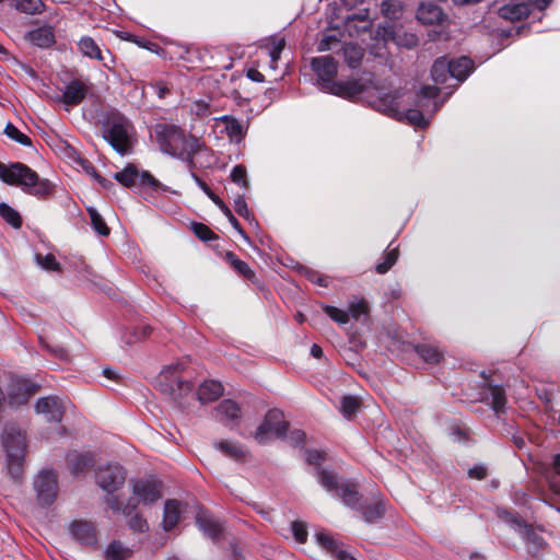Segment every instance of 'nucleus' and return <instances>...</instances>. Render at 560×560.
Instances as JSON below:
<instances>
[{
    "instance_id": "nucleus-1",
    "label": "nucleus",
    "mask_w": 560,
    "mask_h": 560,
    "mask_svg": "<svg viewBox=\"0 0 560 560\" xmlns=\"http://www.w3.org/2000/svg\"><path fill=\"white\" fill-rule=\"evenodd\" d=\"M316 73L319 88L326 92L343 98H354L368 89L369 80L335 81L337 75V61L331 56H320L311 61Z\"/></svg>"
},
{
    "instance_id": "nucleus-2",
    "label": "nucleus",
    "mask_w": 560,
    "mask_h": 560,
    "mask_svg": "<svg viewBox=\"0 0 560 560\" xmlns=\"http://www.w3.org/2000/svg\"><path fill=\"white\" fill-rule=\"evenodd\" d=\"M153 137L162 152L183 161H190L192 155L201 150V143L196 137L186 135L174 125L156 124Z\"/></svg>"
},
{
    "instance_id": "nucleus-3",
    "label": "nucleus",
    "mask_w": 560,
    "mask_h": 560,
    "mask_svg": "<svg viewBox=\"0 0 560 560\" xmlns=\"http://www.w3.org/2000/svg\"><path fill=\"white\" fill-rule=\"evenodd\" d=\"M5 453V471L13 480H20L24 471L26 438L13 425L7 427L2 435Z\"/></svg>"
},
{
    "instance_id": "nucleus-4",
    "label": "nucleus",
    "mask_w": 560,
    "mask_h": 560,
    "mask_svg": "<svg viewBox=\"0 0 560 560\" xmlns=\"http://www.w3.org/2000/svg\"><path fill=\"white\" fill-rule=\"evenodd\" d=\"M126 476V470L119 464H107L96 469L95 481L107 493L105 502L114 512L121 509V502L115 492L124 487Z\"/></svg>"
},
{
    "instance_id": "nucleus-5",
    "label": "nucleus",
    "mask_w": 560,
    "mask_h": 560,
    "mask_svg": "<svg viewBox=\"0 0 560 560\" xmlns=\"http://www.w3.org/2000/svg\"><path fill=\"white\" fill-rule=\"evenodd\" d=\"M186 369L187 362L184 360L165 366L158 378L160 389L175 399L190 393L194 385L184 377Z\"/></svg>"
},
{
    "instance_id": "nucleus-6",
    "label": "nucleus",
    "mask_w": 560,
    "mask_h": 560,
    "mask_svg": "<svg viewBox=\"0 0 560 560\" xmlns=\"http://www.w3.org/2000/svg\"><path fill=\"white\" fill-rule=\"evenodd\" d=\"M162 498V485L152 478L138 479L132 482V495L125 505L121 504L124 515H131L141 504L149 506Z\"/></svg>"
},
{
    "instance_id": "nucleus-7",
    "label": "nucleus",
    "mask_w": 560,
    "mask_h": 560,
    "mask_svg": "<svg viewBox=\"0 0 560 560\" xmlns=\"http://www.w3.org/2000/svg\"><path fill=\"white\" fill-rule=\"evenodd\" d=\"M132 126L127 118L113 115L104 126V138L118 152L126 153L132 147Z\"/></svg>"
},
{
    "instance_id": "nucleus-8",
    "label": "nucleus",
    "mask_w": 560,
    "mask_h": 560,
    "mask_svg": "<svg viewBox=\"0 0 560 560\" xmlns=\"http://www.w3.org/2000/svg\"><path fill=\"white\" fill-rule=\"evenodd\" d=\"M7 185L21 188L22 191L39 199L48 198L56 191L57 185L47 177H0Z\"/></svg>"
},
{
    "instance_id": "nucleus-9",
    "label": "nucleus",
    "mask_w": 560,
    "mask_h": 560,
    "mask_svg": "<svg viewBox=\"0 0 560 560\" xmlns=\"http://www.w3.org/2000/svg\"><path fill=\"white\" fill-rule=\"evenodd\" d=\"M288 427L289 423L284 420L281 410H269L264 422L256 430L255 440L260 444H265L270 436L284 438Z\"/></svg>"
},
{
    "instance_id": "nucleus-10",
    "label": "nucleus",
    "mask_w": 560,
    "mask_h": 560,
    "mask_svg": "<svg viewBox=\"0 0 560 560\" xmlns=\"http://www.w3.org/2000/svg\"><path fill=\"white\" fill-rule=\"evenodd\" d=\"M34 488L38 502L42 505L48 506L52 504L58 492L56 474L49 469L42 470L34 481Z\"/></svg>"
},
{
    "instance_id": "nucleus-11",
    "label": "nucleus",
    "mask_w": 560,
    "mask_h": 560,
    "mask_svg": "<svg viewBox=\"0 0 560 560\" xmlns=\"http://www.w3.org/2000/svg\"><path fill=\"white\" fill-rule=\"evenodd\" d=\"M124 188H129L135 192L148 198L154 194L167 191V188L161 184L156 177H114Z\"/></svg>"
},
{
    "instance_id": "nucleus-12",
    "label": "nucleus",
    "mask_w": 560,
    "mask_h": 560,
    "mask_svg": "<svg viewBox=\"0 0 560 560\" xmlns=\"http://www.w3.org/2000/svg\"><path fill=\"white\" fill-rule=\"evenodd\" d=\"M37 386L28 380L22 377H12L8 399L12 407H19L28 401V399L36 393Z\"/></svg>"
},
{
    "instance_id": "nucleus-13",
    "label": "nucleus",
    "mask_w": 560,
    "mask_h": 560,
    "mask_svg": "<svg viewBox=\"0 0 560 560\" xmlns=\"http://www.w3.org/2000/svg\"><path fill=\"white\" fill-rule=\"evenodd\" d=\"M513 528L523 538L529 553L537 555L541 549H544L546 541L536 528L518 521L513 523Z\"/></svg>"
},
{
    "instance_id": "nucleus-14",
    "label": "nucleus",
    "mask_w": 560,
    "mask_h": 560,
    "mask_svg": "<svg viewBox=\"0 0 560 560\" xmlns=\"http://www.w3.org/2000/svg\"><path fill=\"white\" fill-rule=\"evenodd\" d=\"M36 411L49 422H60L65 411L63 400L56 396L43 397L36 404Z\"/></svg>"
},
{
    "instance_id": "nucleus-15",
    "label": "nucleus",
    "mask_w": 560,
    "mask_h": 560,
    "mask_svg": "<svg viewBox=\"0 0 560 560\" xmlns=\"http://www.w3.org/2000/svg\"><path fill=\"white\" fill-rule=\"evenodd\" d=\"M71 536L79 542L93 546L97 541L96 529L91 522L74 521L69 527Z\"/></svg>"
},
{
    "instance_id": "nucleus-16",
    "label": "nucleus",
    "mask_w": 560,
    "mask_h": 560,
    "mask_svg": "<svg viewBox=\"0 0 560 560\" xmlns=\"http://www.w3.org/2000/svg\"><path fill=\"white\" fill-rule=\"evenodd\" d=\"M400 93L399 91L389 92L386 94H382L374 102V107L388 116L396 117L397 119H401V112L399 110V100Z\"/></svg>"
},
{
    "instance_id": "nucleus-17",
    "label": "nucleus",
    "mask_w": 560,
    "mask_h": 560,
    "mask_svg": "<svg viewBox=\"0 0 560 560\" xmlns=\"http://www.w3.org/2000/svg\"><path fill=\"white\" fill-rule=\"evenodd\" d=\"M184 508L177 500H167L164 503V514L162 526L165 530H171L176 527L182 521Z\"/></svg>"
},
{
    "instance_id": "nucleus-18",
    "label": "nucleus",
    "mask_w": 560,
    "mask_h": 560,
    "mask_svg": "<svg viewBox=\"0 0 560 560\" xmlns=\"http://www.w3.org/2000/svg\"><path fill=\"white\" fill-rule=\"evenodd\" d=\"M318 545L335 555L336 560H357L346 551L340 549L339 542L327 532H317L315 534Z\"/></svg>"
},
{
    "instance_id": "nucleus-19",
    "label": "nucleus",
    "mask_w": 560,
    "mask_h": 560,
    "mask_svg": "<svg viewBox=\"0 0 560 560\" xmlns=\"http://www.w3.org/2000/svg\"><path fill=\"white\" fill-rule=\"evenodd\" d=\"M417 19L422 24L433 25L443 21L444 14L440 7L431 2H422L417 11Z\"/></svg>"
},
{
    "instance_id": "nucleus-20",
    "label": "nucleus",
    "mask_w": 560,
    "mask_h": 560,
    "mask_svg": "<svg viewBox=\"0 0 560 560\" xmlns=\"http://www.w3.org/2000/svg\"><path fill=\"white\" fill-rule=\"evenodd\" d=\"M196 523L203 534L212 539L219 537L223 529L222 524L203 510L198 511Z\"/></svg>"
},
{
    "instance_id": "nucleus-21",
    "label": "nucleus",
    "mask_w": 560,
    "mask_h": 560,
    "mask_svg": "<svg viewBox=\"0 0 560 560\" xmlns=\"http://www.w3.org/2000/svg\"><path fill=\"white\" fill-rule=\"evenodd\" d=\"M67 464L71 469L72 474L79 475L84 472L91 466H93L94 456L89 452L81 453L72 451L67 455Z\"/></svg>"
},
{
    "instance_id": "nucleus-22",
    "label": "nucleus",
    "mask_w": 560,
    "mask_h": 560,
    "mask_svg": "<svg viewBox=\"0 0 560 560\" xmlns=\"http://www.w3.org/2000/svg\"><path fill=\"white\" fill-rule=\"evenodd\" d=\"M196 183L203 189V191L219 206V208L223 211V213L226 215L233 228L241 234V236L246 241L249 242L248 236L245 234L243 229L241 228L238 221L235 219V217L232 214L231 210L222 202V200L213 194L210 188L201 180V177H194Z\"/></svg>"
},
{
    "instance_id": "nucleus-23",
    "label": "nucleus",
    "mask_w": 560,
    "mask_h": 560,
    "mask_svg": "<svg viewBox=\"0 0 560 560\" xmlns=\"http://www.w3.org/2000/svg\"><path fill=\"white\" fill-rule=\"evenodd\" d=\"M25 38L40 48H47L55 43L54 31L47 25L30 31Z\"/></svg>"
},
{
    "instance_id": "nucleus-24",
    "label": "nucleus",
    "mask_w": 560,
    "mask_h": 560,
    "mask_svg": "<svg viewBox=\"0 0 560 560\" xmlns=\"http://www.w3.org/2000/svg\"><path fill=\"white\" fill-rule=\"evenodd\" d=\"M86 85L81 81H72L67 86L62 94V102L68 106H74L82 102L86 94Z\"/></svg>"
},
{
    "instance_id": "nucleus-25",
    "label": "nucleus",
    "mask_w": 560,
    "mask_h": 560,
    "mask_svg": "<svg viewBox=\"0 0 560 560\" xmlns=\"http://www.w3.org/2000/svg\"><path fill=\"white\" fill-rule=\"evenodd\" d=\"M223 394V386L217 381H206L200 384L197 390V398L201 402H209L218 399Z\"/></svg>"
},
{
    "instance_id": "nucleus-26",
    "label": "nucleus",
    "mask_w": 560,
    "mask_h": 560,
    "mask_svg": "<svg viewBox=\"0 0 560 560\" xmlns=\"http://www.w3.org/2000/svg\"><path fill=\"white\" fill-rule=\"evenodd\" d=\"M530 12L529 4L525 2L509 3L499 9V15L509 21H518Z\"/></svg>"
},
{
    "instance_id": "nucleus-27",
    "label": "nucleus",
    "mask_w": 560,
    "mask_h": 560,
    "mask_svg": "<svg viewBox=\"0 0 560 560\" xmlns=\"http://www.w3.org/2000/svg\"><path fill=\"white\" fill-rule=\"evenodd\" d=\"M218 417L225 423L234 422L241 417L240 406L231 400L224 399L217 407Z\"/></svg>"
},
{
    "instance_id": "nucleus-28",
    "label": "nucleus",
    "mask_w": 560,
    "mask_h": 560,
    "mask_svg": "<svg viewBox=\"0 0 560 560\" xmlns=\"http://www.w3.org/2000/svg\"><path fill=\"white\" fill-rule=\"evenodd\" d=\"M451 78L457 81H464L471 72L474 65L472 61L467 57H460L458 59L450 61Z\"/></svg>"
},
{
    "instance_id": "nucleus-29",
    "label": "nucleus",
    "mask_w": 560,
    "mask_h": 560,
    "mask_svg": "<svg viewBox=\"0 0 560 560\" xmlns=\"http://www.w3.org/2000/svg\"><path fill=\"white\" fill-rule=\"evenodd\" d=\"M220 120L223 122L226 135L232 141L240 142L244 138L246 128L237 119L223 116Z\"/></svg>"
},
{
    "instance_id": "nucleus-30",
    "label": "nucleus",
    "mask_w": 560,
    "mask_h": 560,
    "mask_svg": "<svg viewBox=\"0 0 560 560\" xmlns=\"http://www.w3.org/2000/svg\"><path fill=\"white\" fill-rule=\"evenodd\" d=\"M432 80L436 84H443L451 77L450 61L445 58L438 59L431 70Z\"/></svg>"
},
{
    "instance_id": "nucleus-31",
    "label": "nucleus",
    "mask_w": 560,
    "mask_h": 560,
    "mask_svg": "<svg viewBox=\"0 0 560 560\" xmlns=\"http://www.w3.org/2000/svg\"><path fill=\"white\" fill-rule=\"evenodd\" d=\"M217 448L225 456L238 460L245 456V448L236 442L223 440L215 444Z\"/></svg>"
},
{
    "instance_id": "nucleus-32",
    "label": "nucleus",
    "mask_w": 560,
    "mask_h": 560,
    "mask_svg": "<svg viewBox=\"0 0 560 560\" xmlns=\"http://www.w3.org/2000/svg\"><path fill=\"white\" fill-rule=\"evenodd\" d=\"M131 556V550L120 541H112L105 550L106 560H127Z\"/></svg>"
},
{
    "instance_id": "nucleus-33",
    "label": "nucleus",
    "mask_w": 560,
    "mask_h": 560,
    "mask_svg": "<svg viewBox=\"0 0 560 560\" xmlns=\"http://www.w3.org/2000/svg\"><path fill=\"white\" fill-rule=\"evenodd\" d=\"M86 210L90 215L91 226L94 232L100 236H108L110 230L98 211L93 207H88Z\"/></svg>"
},
{
    "instance_id": "nucleus-34",
    "label": "nucleus",
    "mask_w": 560,
    "mask_h": 560,
    "mask_svg": "<svg viewBox=\"0 0 560 560\" xmlns=\"http://www.w3.org/2000/svg\"><path fill=\"white\" fill-rule=\"evenodd\" d=\"M285 46V40L283 37H273L270 39V45L267 46V52L270 58L269 67L275 70L277 68V62L280 59V55Z\"/></svg>"
},
{
    "instance_id": "nucleus-35",
    "label": "nucleus",
    "mask_w": 560,
    "mask_h": 560,
    "mask_svg": "<svg viewBox=\"0 0 560 560\" xmlns=\"http://www.w3.org/2000/svg\"><path fill=\"white\" fill-rule=\"evenodd\" d=\"M490 399L491 407L495 413H502L505 411L506 397L501 386L490 387Z\"/></svg>"
},
{
    "instance_id": "nucleus-36",
    "label": "nucleus",
    "mask_w": 560,
    "mask_h": 560,
    "mask_svg": "<svg viewBox=\"0 0 560 560\" xmlns=\"http://www.w3.org/2000/svg\"><path fill=\"white\" fill-rule=\"evenodd\" d=\"M336 495L341 498L343 503L351 508H357L359 503V495L354 486L340 485V487L337 489Z\"/></svg>"
},
{
    "instance_id": "nucleus-37",
    "label": "nucleus",
    "mask_w": 560,
    "mask_h": 560,
    "mask_svg": "<svg viewBox=\"0 0 560 560\" xmlns=\"http://www.w3.org/2000/svg\"><path fill=\"white\" fill-rule=\"evenodd\" d=\"M2 175H37L36 172L28 168L25 164L22 163H11L7 165L0 162V176Z\"/></svg>"
},
{
    "instance_id": "nucleus-38",
    "label": "nucleus",
    "mask_w": 560,
    "mask_h": 560,
    "mask_svg": "<svg viewBox=\"0 0 560 560\" xmlns=\"http://www.w3.org/2000/svg\"><path fill=\"white\" fill-rule=\"evenodd\" d=\"M0 215L3 218V220L12 225L14 229H20L22 225V219L20 213L14 210L9 205L2 202L0 203Z\"/></svg>"
},
{
    "instance_id": "nucleus-39",
    "label": "nucleus",
    "mask_w": 560,
    "mask_h": 560,
    "mask_svg": "<svg viewBox=\"0 0 560 560\" xmlns=\"http://www.w3.org/2000/svg\"><path fill=\"white\" fill-rule=\"evenodd\" d=\"M78 45L83 55L94 59H102L101 49L91 37L81 38Z\"/></svg>"
},
{
    "instance_id": "nucleus-40",
    "label": "nucleus",
    "mask_w": 560,
    "mask_h": 560,
    "mask_svg": "<svg viewBox=\"0 0 560 560\" xmlns=\"http://www.w3.org/2000/svg\"><path fill=\"white\" fill-rule=\"evenodd\" d=\"M381 11L386 18L396 20L402 14V7L398 0H385L381 4Z\"/></svg>"
},
{
    "instance_id": "nucleus-41",
    "label": "nucleus",
    "mask_w": 560,
    "mask_h": 560,
    "mask_svg": "<svg viewBox=\"0 0 560 560\" xmlns=\"http://www.w3.org/2000/svg\"><path fill=\"white\" fill-rule=\"evenodd\" d=\"M385 505L382 501H375L363 508V516L366 522H374L384 515Z\"/></svg>"
},
{
    "instance_id": "nucleus-42",
    "label": "nucleus",
    "mask_w": 560,
    "mask_h": 560,
    "mask_svg": "<svg viewBox=\"0 0 560 560\" xmlns=\"http://www.w3.org/2000/svg\"><path fill=\"white\" fill-rule=\"evenodd\" d=\"M417 353L429 363H436L441 360L442 353L440 350L431 345H421L417 347Z\"/></svg>"
},
{
    "instance_id": "nucleus-43",
    "label": "nucleus",
    "mask_w": 560,
    "mask_h": 560,
    "mask_svg": "<svg viewBox=\"0 0 560 560\" xmlns=\"http://www.w3.org/2000/svg\"><path fill=\"white\" fill-rule=\"evenodd\" d=\"M226 260L230 265L242 276L250 279L254 277V271L249 268L248 264L238 259L233 253H226Z\"/></svg>"
},
{
    "instance_id": "nucleus-44",
    "label": "nucleus",
    "mask_w": 560,
    "mask_h": 560,
    "mask_svg": "<svg viewBox=\"0 0 560 560\" xmlns=\"http://www.w3.org/2000/svg\"><path fill=\"white\" fill-rule=\"evenodd\" d=\"M318 481L329 492L337 493L340 487L334 472L326 469L318 471Z\"/></svg>"
},
{
    "instance_id": "nucleus-45",
    "label": "nucleus",
    "mask_w": 560,
    "mask_h": 560,
    "mask_svg": "<svg viewBox=\"0 0 560 560\" xmlns=\"http://www.w3.org/2000/svg\"><path fill=\"white\" fill-rule=\"evenodd\" d=\"M359 400L353 396H345L340 401V411L343 417L351 419L359 409Z\"/></svg>"
},
{
    "instance_id": "nucleus-46",
    "label": "nucleus",
    "mask_w": 560,
    "mask_h": 560,
    "mask_svg": "<svg viewBox=\"0 0 560 560\" xmlns=\"http://www.w3.org/2000/svg\"><path fill=\"white\" fill-rule=\"evenodd\" d=\"M36 262L45 270L48 271H59L60 264L57 261L55 255L52 254H36L35 256Z\"/></svg>"
},
{
    "instance_id": "nucleus-47",
    "label": "nucleus",
    "mask_w": 560,
    "mask_h": 560,
    "mask_svg": "<svg viewBox=\"0 0 560 560\" xmlns=\"http://www.w3.org/2000/svg\"><path fill=\"white\" fill-rule=\"evenodd\" d=\"M324 312L329 316L334 322H336L339 325H345L350 320V316L347 311L326 305L324 306Z\"/></svg>"
},
{
    "instance_id": "nucleus-48",
    "label": "nucleus",
    "mask_w": 560,
    "mask_h": 560,
    "mask_svg": "<svg viewBox=\"0 0 560 560\" xmlns=\"http://www.w3.org/2000/svg\"><path fill=\"white\" fill-rule=\"evenodd\" d=\"M363 57V52L360 48L353 45H347L345 47V58L351 68H357Z\"/></svg>"
},
{
    "instance_id": "nucleus-49",
    "label": "nucleus",
    "mask_w": 560,
    "mask_h": 560,
    "mask_svg": "<svg viewBox=\"0 0 560 560\" xmlns=\"http://www.w3.org/2000/svg\"><path fill=\"white\" fill-rule=\"evenodd\" d=\"M397 258H398V249L397 248H393V249L388 250L384 256V260L376 265V267H375L376 271L378 273L387 272L392 268V266L396 262Z\"/></svg>"
},
{
    "instance_id": "nucleus-50",
    "label": "nucleus",
    "mask_w": 560,
    "mask_h": 560,
    "mask_svg": "<svg viewBox=\"0 0 560 560\" xmlns=\"http://www.w3.org/2000/svg\"><path fill=\"white\" fill-rule=\"evenodd\" d=\"M402 118H406L409 124L417 127H425L429 124L419 109H408L405 113L401 112V119Z\"/></svg>"
},
{
    "instance_id": "nucleus-51",
    "label": "nucleus",
    "mask_w": 560,
    "mask_h": 560,
    "mask_svg": "<svg viewBox=\"0 0 560 560\" xmlns=\"http://www.w3.org/2000/svg\"><path fill=\"white\" fill-rule=\"evenodd\" d=\"M4 133L12 140L23 145H31V139L21 132L14 125L8 124L4 128Z\"/></svg>"
},
{
    "instance_id": "nucleus-52",
    "label": "nucleus",
    "mask_w": 560,
    "mask_h": 560,
    "mask_svg": "<svg viewBox=\"0 0 560 560\" xmlns=\"http://www.w3.org/2000/svg\"><path fill=\"white\" fill-rule=\"evenodd\" d=\"M348 314L350 318L359 319L361 315L366 312V303L364 300L353 299L348 306Z\"/></svg>"
},
{
    "instance_id": "nucleus-53",
    "label": "nucleus",
    "mask_w": 560,
    "mask_h": 560,
    "mask_svg": "<svg viewBox=\"0 0 560 560\" xmlns=\"http://www.w3.org/2000/svg\"><path fill=\"white\" fill-rule=\"evenodd\" d=\"M292 534L298 542H305L307 538L306 526L302 522H293L291 525Z\"/></svg>"
},
{
    "instance_id": "nucleus-54",
    "label": "nucleus",
    "mask_w": 560,
    "mask_h": 560,
    "mask_svg": "<svg viewBox=\"0 0 560 560\" xmlns=\"http://www.w3.org/2000/svg\"><path fill=\"white\" fill-rule=\"evenodd\" d=\"M192 231L196 234V236L201 241H210L214 236L212 231L202 223H194Z\"/></svg>"
},
{
    "instance_id": "nucleus-55",
    "label": "nucleus",
    "mask_w": 560,
    "mask_h": 560,
    "mask_svg": "<svg viewBox=\"0 0 560 560\" xmlns=\"http://www.w3.org/2000/svg\"><path fill=\"white\" fill-rule=\"evenodd\" d=\"M128 525L132 530L138 533H143L149 528L147 521L138 514L130 517Z\"/></svg>"
},
{
    "instance_id": "nucleus-56",
    "label": "nucleus",
    "mask_w": 560,
    "mask_h": 560,
    "mask_svg": "<svg viewBox=\"0 0 560 560\" xmlns=\"http://www.w3.org/2000/svg\"><path fill=\"white\" fill-rule=\"evenodd\" d=\"M234 209L237 212V214H240L241 217H243L245 219H249L250 213H249L247 203H246L245 199L243 198V196L237 195L234 198Z\"/></svg>"
},
{
    "instance_id": "nucleus-57",
    "label": "nucleus",
    "mask_w": 560,
    "mask_h": 560,
    "mask_svg": "<svg viewBox=\"0 0 560 560\" xmlns=\"http://www.w3.org/2000/svg\"><path fill=\"white\" fill-rule=\"evenodd\" d=\"M553 465L556 475L551 479V486L553 487L555 491L560 492V454L555 457Z\"/></svg>"
},
{
    "instance_id": "nucleus-58",
    "label": "nucleus",
    "mask_w": 560,
    "mask_h": 560,
    "mask_svg": "<svg viewBox=\"0 0 560 560\" xmlns=\"http://www.w3.org/2000/svg\"><path fill=\"white\" fill-rule=\"evenodd\" d=\"M149 334H150V328L148 326H143L140 329L137 328L133 332V337L127 338L126 342L131 343L135 341H140V340L144 339L147 336H149Z\"/></svg>"
},
{
    "instance_id": "nucleus-59",
    "label": "nucleus",
    "mask_w": 560,
    "mask_h": 560,
    "mask_svg": "<svg viewBox=\"0 0 560 560\" xmlns=\"http://www.w3.org/2000/svg\"><path fill=\"white\" fill-rule=\"evenodd\" d=\"M191 112L198 117H205L209 114V106L205 102H196L191 106Z\"/></svg>"
},
{
    "instance_id": "nucleus-60",
    "label": "nucleus",
    "mask_w": 560,
    "mask_h": 560,
    "mask_svg": "<svg viewBox=\"0 0 560 560\" xmlns=\"http://www.w3.org/2000/svg\"><path fill=\"white\" fill-rule=\"evenodd\" d=\"M306 460L311 465L319 466L324 460V455L318 451H308Z\"/></svg>"
},
{
    "instance_id": "nucleus-61",
    "label": "nucleus",
    "mask_w": 560,
    "mask_h": 560,
    "mask_svg": "<svg viewBox=\"0 0 560 560\" xmlns=\"http://www.w3.org/2000/svg\"><path fill=\"white\" fill-rule=\"evenodd\" d=\"M468 476L470 478L483 479L487 476V469L482 465L474 466L468 470Z\"/></svg>"
},
{
    "instance_id": "nucleus-62",
    "label": "nucleus",
    "mask_w": 560,
    "mask_h": 560,
    "mask_svg": "<svg viewBox=\"0 0 560 560\" xmlns=\"http://www.w3.org/2000/svg\"><path fill=\"white\" fill-rule=\"evenodd\" d=\"M288 439L293 445H300L304 442L305 433L301 430H293L290 432Z\"/></svg>"
},
{
    "instance_id": "nucleus-63",
    "label": "nucleus",
    "mask_w": 560,
    "mask_h": 560,
    "mask_svg": "<svg viewBox=\"0 0 560 560\" xmlns=\"http://www.w3.org/2000/svg\"><path fill=\"white\" fill-rule=\"evenodd\" d=\"M307 278H308L312 282H314V283H316V284H318V285H322V287H327V285H328L326 278H325V277H323L322 275H319V273H318V272H316V271H308V272H307Z\"/></svg>"
},
{
    "instance_id": "nucleus-64",
    "label": "nucleus",
    "mask_w": 560,
    "mask_h": 560,
    "mask_svg": "<svg viewBox=\"0 0 560 560\" xmlns=\"http://www.w3.org/2000/svg\"><path fill=\"white\" fill-rule=\"evenodd\" d=\"M307 278H308L312 282H314V283H316V284H318V285H322V287H327V285H328L326 278H325V277H323L322 275H319V273H318V272H316V271H308V272H307Z\"/></svg>"
}]
</instances>
